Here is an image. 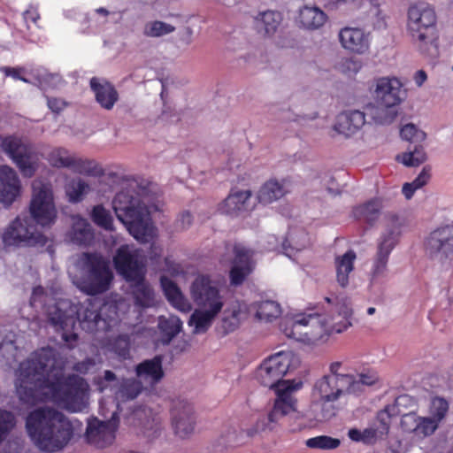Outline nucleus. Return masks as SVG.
<instances>
[{"label":"nucleus","mask_w":453,"mask_h":453,"mask_svg":"<svg viewBox=\"0 0 453 453\" xmlns=\"http://www.w3.org/2000/svg\"><path fill=\"white\" fill-rule=\"evenodd\" d=\"M65 361L50 347L35 351L19 365L15 381L19 399L27 404L52 401L72 411L88 404V384L78 375H64Z\"/></svg>","instance_id":"nucleus-1"},{"label":"nucleus","mask_w":453,"mask_h":453,"mask_svg":"<svg viewBox=\"0 0 453 453\" xmlns=\"http://www.w3.org/2000/svg\"><path fill=\"white\" fill-rule=\"evenodd\" d=\"M47 299L49 296L44 289L36 287L33 289L30 303L34 308L42 309L56 330L62 331V340L68 348H73L77 341L74 333L77 322L82 330L91 334L109 332L119 325L118 309L113 303H105L98 308L92 303L75 305L66 299L55 300L50 305Z\"/></svg>","instance_id":"nucleus-2"},{"label":"nucleus","mask_w":453,"mask_h":453,"mask_svg":"<svg viewBox=\"0 0 453 453\" xmlns=\"http://www.w3.org/2000/svg\"><path fill=\"white\" fill-rule=\"evenodd\" d=\"M329 303H334L336 315L330 319L319 314H299L280 322V330L289 339L313 344L324 335L340 334L351 326L352 308L347 297L326 298Z\"/></svg>","instance_id":"nucleus-3"},{"label":"nucleus","mask_w":453,"mask_h":453,"mask_svg":"<svg viewBox=\"0 0 453 453\" xmlns=\"http://www.w3.org/2000/svg\"><path fill=\"white\" fill-rule=\"evenodd\" d=\"M159 197L153 187L142 189L137 196L129 192H119L112 202L118 219L124 224L129 234L141 242H150L157 236V228L150 218L152 211L159 208Z\"/></svg>","instance_id":"nucleus-4"},{"label":"nucleus","mask_w":453,"mask_h":453,"mask_svg":"<svg viewBox=\"0 0 453 453\" xmlns=\"http://www.w3.org/2000/svg\"><path fill=\"white\" fill-rule=\"evenodd\" d=\"M77 421L68 419L55 409L43 407L31 411L26 418V430L41 451L47 453L63 449L73 435Z\"/></svg>","instance_id":"nucleus-5"},{"label":"nucleus","mask_w":453,"mask_h":453,"mask_svg":"<svg viewBox=\"0 0 453 453\" xmlns=\"http://www.w3.org/2000/svg\"><path fill=\"white\" fill-rule=\"evenodd\" d=\"M406 32L421 55L431 58L438 55L437 16L432 6L425 3L411 5L407 11Z\"/></svg>","instance_id":"nucleus-6"},{"label":"nucleus","mask_w":453,"mask_h":453,"mask_svg":"<svg viewBox=\"0 0 453 453\" xmlns=\"http://www.w3.org/2000/svg\"><path fill=\"white\" fill-rule=\"evenodd\" d=\"M302 385V382L294 384L293 382L284 381L277 388V398L267 417L259 418L254 426L242 432L240 435H237L234 430H229L225 435L223 443L226 446H235L243 442L242 439L239 438L242 437L243 434H246V437L251 438L266 429H273V424H277L282 418L296 411V399L293 393L301 388Z\"/></svg>","instance_id":"nucleus-7"},{"label":"nucleus","mask_w":453,"mask_h":453,"mask_svg":"<svg viewBox=\"0 0 453 453\" xmlns=\"http://www.w3.org/2000/svg\"><path fill=\"white\" fill-rule=\"evenodd\" d=\"M80 277L75 284L82 292L96 296L110 289L113 273L109 260L98 253H82L77 261Z\"/></svg>","instance_id":"nucleus-8"},{"label":"nucleus","mask_w":453,"mask_h":453,"mask_svg":"<svg viewBox=\"0 0 453 453\" xmlns=\"http://www.w3.org/2000/svg\"><path fill=\"white\" fill-rule=\"evenodd\" d=\"M402 226L398 217L392 215L388 218L385 230L377 241V250L368 273L370 289L382 286L388 274L389 256L399 242Z\"/></svg>","instance_id":"nucleus-9"},{"label":"nucleus","mask_w":453,"mask_h":453,"mask_svg":"<svg viewBox=\"0 0 453 453\" xmlns=\"http://www.w3.org/2000/svg\"><path fill=\"white\" fill-rule=\"evenodd\" d=\"M449 404L443 397L432 398L429 416H419L415 411L401 415L400 427L403 433L414 438L424 440L432 436L439 428L449 412Z\"/></svg>","instance_id":"nucleus-10"},{"label":"nucleus","mask_w":453,"mask_h":453,"mask_svg":"<svg viewBox=\"0 0 453 453\" xmlns=\"http://www.w3.org/2000/svg\"><path fill=\"white\" fill-rule=\"evenodd\" d=\"M0 148L17 165L23 177L35 175L40 157L31 143L18 136L9 135L0 138Z\"/></svg>","instance_id":"nucleus-11"},{"label":"nucleus","mask_w":453,"mask_h":453,"mask_svg":"<svg viewBox=\"0 0 453 453\" xmlns=\"http://www.w3.org/2000/svg\"><path fill=\"white\" fill-rule=\"evenodd\" d=\"M300 364L296 355L290 350L279 351L266 358L257 370V380L268 388L282 385L283 377L296 370Z\"/></svg>","instance_id":"nucleus-12"},{"label":"nucleus","mask_w":453,"mask_h":453,"mask_svg":"<svg viewBox=\"0 0 453 453\" xmlns=\"http://www.w3.org/2000/svg\"><path fill=\"white\" fill-rule=\"evenodd\" d=\"M426 256L441 271L453 268V224L437 227L425 241Z\"/></svg>","instance_id":"nucleus-13"},{"label":"nucleus","mask_w":453,"mask_h":453,"mask_svg":"<svg viewBox=\"0 0 453 453\" xmlns=\"http://www.w3.org/2000/svg\"><path fill=\"white\" fill-rule=\"evenodd\" d=\"M2 241L5 246H43L47 238L37 230L31 218L19 215L4 228Z\"/></svg>","instance_id":"nucleus-14"},{"label":"nucleus","mask_w":453,"mask_h":453,"mask_svg":"<svg viewBox=\"0 0 453 453\" xmlns=\"http://www.w3.org/2000/svg\"><path fill=\"white\" fill-rule=\"evenodd\" d=\"M351 374L342 372V363L332 362L328 372L318 379L313 387L311 395L328 396L341 399L350 394Z\"/></svg>","instance_id":"nucleus-15"},{"label":"nucleus","mask_w":453,"mask_h":453,"mask_svg":"<svg viewBox=\"0 0 453 453\" xmlns=\"http://www.w3.org/2000/svg\"><path fill=\"white\" fill-rule=\"evenodd\" d=\"M32 199L29 205L31 219L42 226H50L57 218L51 185L40 180H35L32 183Z\"/></svg>","instance_id":"nucleus-16"},{"label":"nucleus","mask_w":453,"mask_h":453,"mask_svg":"<svg viewBox=\"0 0 453 453\" xmlns=\"http://www.w3.org/2000/svg\"><path fill=\"white\" fill-rule=\"evenodd\" d=\"M146 256L134 245L119 246L113 256V264L117 273L126 281L141 280L146 275Z\"/></svg>","instance_id":"nucleus-17"},{"label":"nucleus","mask_w":453,"mask_h":453,"mask_svg":"<svg viewBox=\"0 0 453 453\" xmlns=\"http://www.w3.org/2000/svg\"><path fill=\"white\" fill-rule=\"evenodd\" d=\"M190 295L199 308L221 311L224 306V297L219 293L217 282L208 275L196 277L190 287Z\"/></svg>","instance_id":"nucleus-18"},{"label":"nucleus","mask_w":453,"mask_h":453,"mask_svg":"<svg viewBox=\"0 0 453 453\" xmlns=\"http://www.w3.org/2000/svg\"><path fill=\"white\" fill-rule=\"evenodd\" d=\"M406 95L403 83L395 76H383L373 80L372 96L377 104L399 106Z\"/></svg>","instance_id":"nucleus-19"},{"label":"nucleus","mask_w":453,"mask_h":453,"mask_svg":"<svg viewBox=\"0 0 453 453\" xmlns=\"http://www.w3.org/2000/svg\"><path fill=\"white\" fill-rule=\"evenodd\" d=\"M118 424L116 411L112 412L111 418L107 421H101L97 418L88 421L86 430L88 441L98 448L111 445L115 440Z\"/></svg>","instance_id":"nucleus-20"},{"label":"nucleus","mask_w":453,"mask_h":453,"mask_svg":"<svg viewBox=\"0 0 453 453\" xmlns=\"http://www.w3.org/2000/svg\"><path fill=\"white\" fill-rule=\"evenodd\" d=\"M172 426L180 438L190 436L196 427V418L193 406L187 401L178 400L173 403L172 411Z\"/></svg>","instance_id":"nucleus-21"},{"label":"nucleus","mask_w":453,"mask_h":453,"mask_svg":"<svg viewBox=\"0 0 453 453\" xmlns=\"http://www.w3.org/2000/svg\"><path fill=\"white\" fill-rule=\"evenodd\" d=\"M338 37L342 48L351 53L364 55L369 52L372 36L361 27H342Z\"/></svg>","instance_id":"nucleus-22"},{"label":"nucleus","mask_w":453,"mask_h":453,"mask_svg":"<svg viewBox=\"0 0 453 453\" xmlns=\"http://www.w3.org/2000/svg\"><path fill=\"white\" fill-rule=\"evenodd\" d=\"M234 259L230 271L231 284L241 285L246 277L252 272L254 267V251L238 243L234 247Z\"/></svg>","instance_id":"nucleus-23"},{"label":"nucleus","mask_w":453,"mask_h":453,"mask_svg":"<svg viewBox=\"0 0 453 453\" xmlns=\"http://www.w3.org/2000/svg\"><path fill=\"white\" fill-rule=\"evenodd\" d=\"M21 184L14 169L0 165V202L11 205L20 195Z\"/></svg>","instance_id":"nucleus-24"},{"label":"nucleus","mask_w":453,"mask_h":453,"mask_svg":"<svg viewBox=\"0 0 453 453\" xmlns=\"http://www.w3.org/2000/svg\"><path fill=\"white\" fill-rule=\"evenodd\" d=\"M137 380L141 384L154 387L159 383L165 376L163 370V357L155 356L153 358L145 359L135 366Z\"/></svg>","instance_id":"nucleus-25"},{"label":"nucleus","mask_w":453,"mask_h":453,"mask_svg":"<svg viewBox=\"0 0 453 453\" xmlns=\"http://www.w3.org/2000/svg\"><path fill=\"white\" fill-rule=\"evenodd\" d=\"M327 19L326 13L321 8L304 4L297 11L296 22L300 28L315 31L323 27Z\"/></svg>","instance_id":"nucleus-26"},{"label":"nucleus","mask_w":453,"mask_h":453,"mask_svg":"<svg viewBox=\"0 0 453 453\" xmlns=\"http://www.w3.org/2000/svg\"><path fill=\"white\" fill-rule=\"evenodd\" d=\"M365 123V113L357 110L346 111L337 116L334 129L340 134L349 137Z\"/></svg>","instance_id":"nucleus-27"},{"label":"nucleus","mask_w":453,"mask_h":453,"mask_svg":"<svg viewBox=\"0 0 453 453\" xmlns=\"http://www.w3.org/2000/svg\"><path fill=\"white\" fill-rule=\"evenodd\" d=\"M90 88L95 94L96 102L105 110H111L119 100V93L110 82L93 77Z\"/></svg>","instance_id":"nucleus-28"},{"label":"nucleus","mask_w":453,"mask_h":453,"mask_svg":"<svg viewBox=\"0 0 453 453\" xmlns=\"http://www.w3.org/2000/svg\"><path fill=\"white\" fill-rule=\"evenodd\" d=\"M356 259L357 254L353 250H349L345 253L337 255L334 257L336 281L343 288L349 285V278L354 271Z\"/></svg>","instance_id":"nucleus-29"},{"label":"nucleus","mask_w":453,"mask_h":453,"mask_svg":"<svg viewBox=\"0 0 453 453\" xmlns=\"http://www.w3.org/2000/svg\"><path fill=\"white\" fill-rule=\"evenodd\" d=\"M411 401L409 395L398 396L394 404L388 405L377 415V423L373 426L382 437L387 435L390 427V418L401 413L399 407L407 404Z\"/></svg>","instance_id":"nucleus-30"},{"label":"nucleus","mask_w":453,"mask_h":453,"mask_svg":"<svg viewBox=\"0 0 453 453\" xmlns=\"http://www.w3.org/2000/svg\"><path fill=\"white\" fill-rule=\"evenodd\" d=\"M161 287L169 303L181 312H188L191 310V303L183 296L178 286L168 277L160 278Z\"/></svg>","instance_id":"nucleus-31"},{"label":"nucleus","mask_w":453,"mask_h":453,"mask_svg":"<svg viewBox=\"0 0 453 453\" xmlns=\"http://www.w3.org/2000/svg\"><path fill=\"white\" fill-rule=\"evenodd\" d=\"M289 192V181L287 180H270L259 189L257 198L262 203H271Z\"/></svg>","instance_id":"nucleus-32"},{"label":"nucleus","mask_w":453,"mask_h":453,"mask_svg":"<svg viewBox=\"0 0 453 453\" xmlns=\"http://www.w3.org/2000/svg\"><path fill=\"white\" fill-rule=\"evenodd\" d=\"M397 105L370 104L366 106V113L372 120L378 125L387 126L392 124L398 115Z\"/></svg>","instance_id":"nucleus-33"},{"label":"nucleus","mask_w":453,"mask_h":453,"mask_svg":"<svg viewBox=\"0 0 453 453\" xmlns=\"http://www.w3.org/2000/svg\"><path fill=\"white\" fill-rule=\"evenodd\" d=\"M250 196L249 190L233 192L219 205L218 210L220 213L227 215L246 211Z\"/></svg>","instance_id":"nucleus-34"},{"label":"nucleus","mask_w":453,"mask_h":453,"mask_svg":"<svg viewBox=\"0 0 453 453\" xmlns=\"http://www.w3.org/2000/svg\"><path fill=\"white\" fill-rule=\"evenodd\" d=\"M68 236L74 244L87 245L92 241L94 234L88 221L80 215H75L72 217V228Z\"/></svg>","instance_id":"nucleus-35"},{"label":"nucleus","mask_w":453,"mask_h":453,"mask_svg":"<svg viewBox=\"0 0 453 453\" xmlns=\"http://www.w3.org/2000/svg\"><path fill=\"white\" fill-rule=\"evenodd\" d=\"M135 418L146 419L140 424V431L149 441L158 437L161 434V420L157 415H154L150 409L143 408L134 412Z\"/></svg>","instance_id":"nucleus-36"},{"label":"nucleus","mask_w":453,"mask_h":453,"mask_svg":"<svg viewBox=\"0 0 453 453\" xmlns=\"http://www.w3.org/2000/svg\"><path fill=\"white\" fill-rule=\"evenodd\" d=\"M282 21L281 13L275 11H266L258 13L255 18V26L259 34L265 36L273 35Z\"/></svg>","instance_id":"nucleus-37"},{"label":"nucleus","mask_w":453,"mask_h":453,"mask_svg":"<svg viewBox=\"0 0 453 453\" xmlns=\"http://www.w3.org/2000/svg\"><path fill=\"white\" fill-rule=\"evenodd\" d=\"M310 239L304 230H295L288 233V237L281 243V250L287 257L294 259L296 254L308 247Z\"/></svg>","instance_id":"nucleus-38"},{"label":"nucleus","mask_w":453,"mask_h":453,"mask_svg":"<svg viewBox=\"0 0 453 453\" xmlns=\"http://www.w3.org/2000/svg\"><path fill=\"white\" fill-rule=\"evenodd\" d=\"M90 191L89 183L81 177L70 178L65 184V194L71 203L82 202Z\"/></svg>","instance_id":"nucleus-39"},{"label":"nucleus","mask_w":453,"mask_h":453,"mask_svg":"<svg viewBox=\"0 0 453 453\" xmlns=\"http://www.w3.org/2000/svg\"><path fill=\"white\" fill-rule=\"evenodd\" d=\"M248 313V307L245 303L235 301L226 308L223 314V326L227 332L234 331L244 319Z\"/></svg>","instance_id":"nucleus-40"},{"label":"nucleus","mask_w":453,"mask_h":453,"mask_svg":"<svg viewBox=\"0 0 453 453\" xmlns=\"http://www.w3.org/2000/svg\"><path fill=\"white\" fill-rule=\"evenodd\" d=\"M219 312L199 307L196 309L188 320V325L193 327V333L196 334L205 333Z\"/></svg>","instance_id":"nucleus-41"},{"label":"nucleus","mask_w":453,"mask_h":453,"mask_svg":"<svg viewBox=\"0 0 453 453\" xmlns=\"http://www.w3.org/2000/svg\"><path fill=\"white\" fill-rule=\"evenodd\" d=\"M365 14V19L374 29H384L387 27L386 16L380 9L379 0H365L359 9Z\"/></svg>","instance_id":"nucleus-42"},{"label":"nucleus","mask_w":453,"mask_h":453,"mask_svg":"<svg viewBox=\"0 0 453 453\" xmlns=\"http://www.w3.org/2000/svg\"><path fill=\"white\" fill-rule=\"evenodd\" d=\"M128 282L131 283L132 294L137 306L146 308L155 304L154 292L145 281V278L141 280H130Z\"/></svg>","instance_id":"nucleus-43"},{"label":"nucleus","mask_w":453,"mask_h":453,"mask_svg":"<svg viewBox=\"0 0 453 453\" xmlns=\"http://www.w3.org/2000/svg\"><path fill=\"white\" fill-rule=\"evenodd\" d=\"M143 386L136 379H122L114 390L118 401H128L136 398L142 391Z\"/></svg>","instance_id":"nucleus-44"},{"label":"nucleus","mask_w":453,"mask_h":453,"mask_svg":"<svg viewBox=\"0 0 453 453\" xmlns=\"http://www.w3.org/2000/svg\"><path fill=\"white\" fill-rule=\"evenodd\" d=\"M69 169L76 173L93 177H99L104 174L103 168L96 161L76 156L73 157Z\"/></svg>","instance_id":"nucleus-45"},{"label":"nucleus","mask_w":453,"mask_h":453,"mask_svg":"<svg viewBox=\"0 0 453 453\" xmlns=\"http://www.w3.org/2000/svg\"><path fill=\"white\" fill-rule=\"evenodd\" d=\"M395 159L405 166L415 167L423 164L427 159V156L424 147L417 144L413 147L410 146L407 151L398 154Z\"/></svg>","instance_id":"nucleus-46"},{"label":"nucleus","mask_w":453,"mask_h":453,"mask_svg":"<svg viewBox=\"0 0 453 453\" xmlns=\"http://www.w3.org/2000/svg\"><path fill=\"white\" fill-rule=\"evenodd\" d=\"M312 407L315 411H319V418L327 420L334 417L338 411L335 403L338 398L328 396L311 395Z\"/></svg>","instance_id":"nucleus-47"},{"label":"nucleus","mask_w":453,"mask_h":453,"mask_svg":"<svg viewBox=\"0 0 453 453\" xmlns=\"http://www.w3.org/2000/svg\"><path fill=\"white\" fill-rule=\"evenodd\" d=\"M252 309L255 311L256 317L259 320L266 322L277 319L281 314L280 305L272 300L256 303L252 305Z\"/></svg>","instance_id":"nucleus-48"},{"label":"nucleus","mask_w":453,"mask_h":453,"mask_svg":"<svg viewBox=\"0 0 453 453\" xmlns=\"http://www.w3.org/2000/svg\"><path fill=\"white\" fill-rule=\"evenodd\" d=\"M431 169L430 165H425L414 180L403 184L402 193L407 200L412 198L418 189L428 183L431 179Z\"/></svg>","instance_id":"nucleus-49"},{"label":"nucleus","mask_w":453,"mask_h":453,"mask_svg":"<svg viewBox=\"0 0 453 453\" xmlns=\"http://www.w3.org/2000/svg\"><path fill=\"white\" fill-rule=\"evenodd\" d=\"M158 327L165 337L164 342L169 343L180 333L182 322L177 316L171 315L168 318L160 316L158 319Z\"/></svg>","instance_id":"nucleus-50"},{"label":"nucleus","mask_w":453,"mask_h":453,"mask_svg":"<svg viewBox=\"0 0 453 453\" xmlns=\"http://www.w3.org/2000/svg\"><path fill=\"white\" fill-rule=\"evenodd\" d=\"M380 209V204L376 201H369L366 203L355 207L353 216L357 219H363L372 224L378 219Z\"/></svg>","instance_id":"nucleus-51"},{"label":"nucleus","mask_w":453,"mask_h":453,"mask_svg":"<svg viewBox=\"0 0 453 453\" xmlns=\"http://www.w3.org/2000/svg\"><path fill=\"white\" fill-rule=\"evenodd\" d=\"M175 31V27L160 20L148 21L144 24L142 34L147 37H161Z\"/></svg>","instance_id":"nucleus-52"},{"label":"nucleus","mask_w":453,"mask_h":453,"mask_svg":"<svg viewBox=\"0 0 453 453\" xmlns=\"http://www.w3.org/2000/svg\"><path fill=\"white\" fill-rule=\"evenodd\" d=\"M352 383L349 387L350 394L359 395L365 390V387L374 385L379 377L375 372L361 373L357 377L351 374Z\"/></svg>","instance_id":"nucleus-53"},{"label":"nucleus","mask_w":453,"mask_h":453,"mask_svg":"<svg viewBox=\"0 0 453 453\" xmlns=\"http://www.w3.org/2000/svg\"><path fill=\"white\" fill-rule=\"evenodd\" d=\"M341 440L329 435H319L308 439L305 445L313 449L333 450L341 445Z\"/></svg>","instance_id":"nucleus-54"},{"label":"nucleus","mask_w":453,"mask_h":453,"mask_svg":"<svg viewBox=\"0 0 453 453\" xmlns=\"http://www.w3.org/2000/svg\"><path fill=\"white\" fill-rule=\"evenodd\" d=\"M73 155H71L65 148H55L48 155V161L57 168H68Z\"/></svg>","instance_id":"nucleus-55"},{"label":"nucleus","mask_w":453,"mask_h":453,"mask_svg":"<svg viewBox=\"0 0 453 453\" xmlns=\"http://www.w3.org/2000/svg\"><path fill=\"white\" fill-rule=\"evenodd\" d=\"M15 426V415L10 411L0 409V445L9 438Z\"/></svg>","instance_id":"nucleus-56"},{"label":"nucleus","mask_w":453,"mask_h":453,"mask_svg":"<svg viewBox=\"0 0 453 453\" xmlns=\"http://www.w3.org/2000/svg\"><path fill=\"white\" fill-rule=\"evenodd\" d=\"M107 349L121 358L126 359L129 356L130 340L127 334H120L113 341H109Z\"/></svg>","instance_id":"nucleus-57"},{"label":"nucleus","mask_w":453,"mask_h":453,"mask_svg":"<svg viewBox=\"0 0 453 453\" xmlns=\"http://www.w3.org/2000/svg\"><path fill=\"white\" fill-rule=\"evenodd\" d=\"M91 219L98 226L105 230H112L113 219L111 212L103 205H96L93 208Z\"/></svg>","instance_id":"nucleus-58"},{"label":"nucleus","mask_w":453,"mask_h":453,"mask_svg":"<svg viewBox=\"0 0 453 453\" xmlns=\"http://www.w3.org/2000/svg\"><path fill=\"white\" fill-rule=\"evenodd\" d=\"M362 62L353 58L341 59L336 65V69L347 77L355 76L362 68Z\"/></svg>","instance_id":"nucleus-59"},{"label":"nucleus","mask_w":453,"mask_h":453,"mask_svg":"<svg viewBox=\"0 0 453 453\" xmlns=\"http://www.w3.org/2000/svg\"><path fill=\"white\" fill-rule=\"evenodd\" d=\"M94 383L96 386L97 390L100 392H104L107 389L114 392L118 387L115 373L109 370L104 371L103 376H97L95 378Z\"/></svg>","instance_id":"nucleus-60"},{"label":"nucleus","mask_w":453,"mask_h":453,"mask_svg":"<svg viewBox=\"0 0 453 453\" xmlns=\"http://www.w3.org/2000/svg\"><path fill=\"white\" fill-rule=\"evenodd\" d=\"M400 135L403 140L415 143H420L426 138V133L418 129L414 124H406L403 126L400 131Z\"/></svg>","instance_id":"nucleus-61"},{"label":"nucleus","mask_w":453,"mask_h":453,"mask_svg":"<svg viewBox=\"0 0 453 453\" xmlns=\"http://www.w3.org/2000/svg\"><path fill=\"white\" fill-rule=\"evenodd\" d=\"M101 362L102 358L100 357H88L81 362L76 363L73 365V370L76 371L77 372L85 374Z\"/></svg>","instance_id":"nucleus-62"},{"label":"nucleus","mask_w":453,"mask_h":453,"mask_svg":"<svg viewBox=\"0 0 453 453\" xmlns=\"http://www.w3.org/2000/svg\"><path fill=\"white\" fill-rule=\"evenodd\" d=\"M378 430L374 426L365 428L362 431V442L365 444L374 443L378 438H381Z\"/></svg>","instance_id":"nucleus-63"},{"label":"nucleus","mask_w":453,"mask_h":453,"mask_svg":"<svg viewBox=\"0 0 453 453\" xmlns=\"http://www.w3.org/2000/svg\"><path fill=\"white\" fill-rule=\"evenodd\" d=\"M193 217L188 211H183L180 214L175 222V227L178 230H185L191 225Z\"/></svg>","instance_id":"nucleus-64"}]
</instances>
